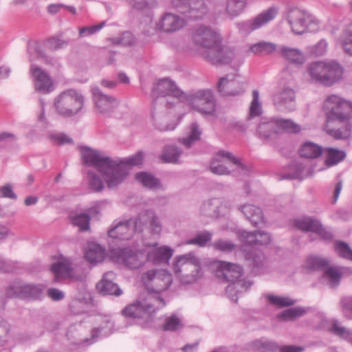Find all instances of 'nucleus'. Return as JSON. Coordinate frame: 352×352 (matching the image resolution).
<instances>
[{
	"label": "nucleus",
	"mask_w": 352,
	"mask_h": 352,
	"mask_svg": "<svg viewBox=\"0 0 352 352\" xmlns=\"http://www.w3.org/2000/svg\"><path fill=\"white\" fill-rule=\"evenodd\" d=\"M142 282L151 292L142 300H138L126 306L122 314L129 318H142L148 321L153 314L165 306L164 300L158 294L166 290L172 284V276L166 270H149L142 274Z\"/></svg>",
	"instance_id": "f257e3e1"
},
{
	"label": "nucleus",
	"mask_w": 352,
	"mask_h": 352,
	"mask_svg": "<svg viewBox=\"0 0 352 352\" xmlns=\"http://www.w3.org/2000/svg\"><path fill=\"white\" fill-rule=\"evenodd\" d=\"M144 154L138 151L133 155L123 160H115L103 153L85 148L82 157L87 167H93L100 174L109 188L121 184L129 172V166H139L143 163Z\"/></svg>",
	"instance_id": "f03ea898"
},
{
	"label": "nucleus",
	"mask_w": 352,
	"mask_h": 352,
	"mask_svg": "<svg viewBox=\"0 0 352 352\" xmlns=\"http://www.w3.org/2000/svg\"><path fill=\"white\" fill-rule=\"evenodd\" d=\"M326 116L325 131L335 139H347L351 136L352 125V101L332 94L324 102Z\"/></svg>",
	"instance_id": "7ed1b4c3"
},
{
	"label": "nucleus",
	"mask_w": 352,
	"mask_h": 352,
	"mask_svg": "<svg viewBox=\"0 0 352 352\" xmlns=\"http://www.w3.org/2000/svg\"><path fill=\"white\" fill-rule=\"evenodd\" d=\"M27 51L29 60L32 63L30 74L34 84V94L39 100L41 109L38 119L41 122L44 116V103L42 100L44 94V70L36 63L37 61L43 63L44 60L43 42L30 41L28 43Z\"/></svg>",
	"instance_id": "20e7f679"
},
{
	"label": "nucleus",
	"mask_w": 352,
	"mask_h": 352,
	"mask_svg": "<svg viewBox=\"0 0 352 352\" xmlns=\"http://www.w3.org/2000/svg\"><path fill=\"white\" fill-rule=\"evenodd\" d=\"M216 274L231 282L226 290L228 296L234 302H237V293L246 291L251 285V282H247L239 278L242 276V267L238 265L222 261H216Z\"/></svg>",
	"instance_id": "39448f33"
},
{
	"label": "nucleus",
	"mask_w": 352,
	"mask_h": 352,
	"mask_svg": "<svg viewBox=\"0 0 352 352\" xmlns=\"http://www.w3.org/2000/svg\"><path fill=\"white\" fill-rule=\"evenodd\" d=\"M173 271L176 278L185 285L193 283L201 276L199 261L192 253L177 256L173 263Z\"/></svg>",
	"instance_id": "423d86ee"
},
{
	"label": "nucleus",
	"mask_w": 352,
	"mask_h": 352,
	"mask_svg": "<svg viewBox=\"0 0 352 352\" xmlns=\"http://www.w3.org/2000/svg\"><path fill=\"white\" fill-rule=\"evenodd\" d=\"M84 97L75 89H68L60 93L55 99L54 107L58 114L72 117L83 107Z\"/></svg>",
	"instance_id": "0eeeda50"
},
{
	"label": "nucleus",
	"mask_w": 352,
	"mask_h": 352,
	"mask_svg": "<svg viewBox=\"0 0 352 352\" xmlns=\"http://www.w3.org/2000/svg\"><path fill=\"white\" fill-rule=\"evenodd\" d=\"M285 18L295 34H302L306 31L318 28V22L309 13L296 7L289 8Z\"/></svg>",
	"instance_id": "6e6552de"
},
{
	"label": "nucleus",
	"mask_w": 352,
	"mask_h": 352,
	"mask_svg": "<svg viewBox=\"0 0 352 352\" xmlns=\"http://www.w3.org/2000/svg\"><path fill=\"white\" fill-rule=\"evenodd\" d=\"M210 171L217 175H228L231 171L244 170V166L231 153L219 151L212 160Z\"/></svg>",
	"instance_id": "1a4fd4ad"
},
{
	"label": "nucleus",
	"mask_w": 352,
	"mask_h": 352,
	"mask_svg": "<svg viewBox=\"0 0 352 352\" xmlns=\"http://www.w3.org/2000/svg\"><path fill=\"white\" fill-rule=\"evenodd\" d=\"M143 231L142 224H139L138 217L127 220L116 219L108 231L109 237L120 241L130 239L135 232Z\"/></svg>",
	"instance_id": "9d476101"
},
{
	"label": "nucleus",
	"mask_w": 352,
	"mask_h": 352,
	"mask_svg": "<svg viewBox=\"0 0 352 352\" xmlns=\"http://www.w3.org/2000/svg\"><path fill=\"white\" fill-rule=\"evenodd\" d=\"M186 102L203 116L212 115L215 111V100L211 91L199 90L185 97Z\"/></svg>",
	"instance_id": "9b49d317"
},
{
	"label": "nucleus",
	"mask_w": 352,
	"mask_h": 352,
	"mask_svg": "<svg viewBox=\"0 0 352 352\" xmlns=\"http://www.w3.org/2000/svg\"><path fill=\"white\" fill-rule=\"evenodd\" d=\"M113 324L110 320H106L104 325L94 328L91 331V337L90 340L87 338H83L82 337L81 332L83 330V327L81 324L71 326L67 331V339L73 344H92L96 341L97 338L100 333L107 336L111 333Z\"/></svg>",
	"instance_id": "f8f14e48"
},
{
	"label": "nucleus",
	"mask_w": 352,
	"mask_h": 352,
	"mask_svg": "<svg viewBox=\"0 0 352 352\" xmlns=\"http://www.w3.org/2000/svg\"><path fill=\"white\" fill-rule=\"evenodd\" d=\"M171 6L190 20L203 19L208 13L204 0H172Z\"/></svg>",
	"instance_id": "ddd939ff"
},
{
	"label": "nucleus",
	"mask_w": 352,
	"mask_h": 352,
	"mask_svg": "<svg viewBox=\"0 0 352 352\" xmlns=\"http://www.w3.org/2000/svg\"><path fill=\"white\" fill-rule=\"evenodd\" d=\"M194 43L201 47L204 51L201 56L206 52L214 53L217 51V47L221 43V39L218 33L212 28L201 25L199 26L193 32L192 36Z\"/></svg>",
	"instance_id": "4468645a"
},
{
	"label": "nucleus",
	"mask_w": 352,
	"mask_h": 352,
	"mask_svg": "<svg viewBox=\"0 0 352 352\" xmlns=\"http://www.w3.org/2000/svg\"><path fill=\"white\" fill-rule=\"evenodd\" d=\"M110 255L115 262L131 269L139 268L146 261V256L143 252L133 251L129 248L112 249Z\"/></svg>",
	"instance_id": "2eb2a0df"
},
{
	"label": "nucleus",
	"mask_w": 352,
	"mask_h": 352,
	"mask_svg": "<svg viewBox=\"0 0 352 352\" xmlns=\"http://www.w3.org/2000/svg\"><path fill=\"white\" fill-rule=\"evenodd\" d=\"M214 53L204 52L203 58L213 65L232 64L234 68L238 69L243 63V59L239 55H235L233 50L227 47H217Z\"/></svg>",
	"instance_id": "dca6fc26"
},
{
	"label": "nucleus",
	"mask_w": 352,
	"mask_h": 352,
	"mask_svg": "<svg viewBox=\"0 0 352 352\" xmlns=\"http://www.w3.org/2000/svg\"><path fill=\"white\" fill-rule=\"evenodd\" d=\"M43 292L41 285L23 284L20 280H16L10 284L6 290V296L8 298H20L24 299H36Z\"/></svg>",
	"instance_id": "f3484780"
},
{
	"label": "nucleus",
	"mask_w": 352,
	"mask_h": 352,
	"mask_svg": "<svg viewBox=\"0 0 352 352\" xmlns=\"http://www.w3.org/2000/svg\"><path fill=\"white\" fill-rule=\"evenodd\" d=\"M153 93L163 98L164 96L170 97V100L162 98L161 102L166 103L167 107L174 106L184 95V93L176 86L174 82L168 78L160 80L154 87Z\"/></svg>",
	"instance_id": "a211bd4d"
},
{
	"label": "nucleus",
	"mask_w": 352,
	"mask_h": 352,
	"mask_svg": "<svg viewBox=\"0 0 352 352\" xmlns=\"http://www.w3.org/2000/svg\"><path fill=\"white\" fill-rule=\"evenodd\" d=\"M277 14L278 9L276 7H271L252 19L238 23V28L241 32L249 34L272 21Z\"/></svg>",
	"instance_id": "6ab92c4d"
},
{
	"label": "nucleus",
	"mask_w": 352,
	"mask_h": 352,
	"mask_svg": "<svg viewBox=\"0 0 352 352\" xmlns=\"http://www.w3.org/2000/svg\"><path fill=\"white\" fill-rule=\"evenodd\" d=\"M295 226L302 231L311 232L317 234L320 239L331 241L333 234L331 231L323 228L319 221L305 217L295 220Z\"/></svg>",
	"instance_id": "aec40b11"
},
{
	"label": "nucleus",
	"mask_w": 352,
	"mask_h": 352,
	"mask_svg": "<svg viewBox=\"0 0 352 352\" xmlns=\"http://www.w3.org/2000/svg\"><path fill=\"white\" fill-rule=\"evenodd\" d=\"M187 20L190 19L185 16H180L171 12H166L156 23V28L161 32L172 33L183 28Z\"/></svg>",
	"instance_id": "412c9836"
},
{
	"label": "nucleus",
	"mask_w": 352,
	"mask_h": 352,
	"mask_svg": "<svg viewBox=\"0 0 352 352\" xmlns=\"http://www.w3.org/2000/svg\"><path fill=\"white\" fill-rule=\"evenodd\" d=\"M51 271L57 282L66 279L77 280L72 260L63 255H60L58 261L52 265Z\"/></svg>",
	"instance_id": "4be33fe9"
},
{
	"label": "nucleus",
	"mask_w": 352,
	"mask_h": 352,
	"mask_svg": "<svg viewBox=\"0 0 352 352\" xmlns=\"http://www.w3.org/2000/svg\"><path fill=\"white\" fill-rule=\"evenodd\" d=\"M93 100L98 111L101 113H109L118 106L116 98L102 94L98 87L91 89Z\"/></svg>",
	"instance_id": "5701e85b"
},
{
	"label": "nucleus",
	"mask_w": 352,
	"mask_h": 352,
	"mask_svg": "<svg viewBox=\"0 0 352 352\" xmlns=\"http://www.w3.org/2000/svg\"><path fill=\"white\" fill-rule=\"evenodd\" d=\"M139 224H142L143 230L147 227L152 234L159 235L162 230V226L158 217L153 210H146L138 216Z\"/></svg>",
	"instance_id": "b1692460"
},
{
	"label": "nucleus",
	"mask_w": 352,
	"mask_h": 352,
	"mask_svg": "<svg viewBox=\"0 0 352 352\" xmlns=\"http://www.w3.org/2000/svg\"><path fill=\"white\" fill-rule=\"evenodd\" d=\"M248 0H223L221 4L222 13L233 19L241 15L246 9Z\"/></svg>",
	"instance_id": "393cba45"
},
{
	"label": "nucleus",
	"mask_w": 352,
	"mask_h": 352,
	"mask_svg": "<svg viewBox=\"0 0 352 352\" xmlns=\"http://www.w3.org/2000/svg\"><path fill=\"white\" fill-rule=\"evenodd\" d=\"M294 100L295 92L289 87H285L273 95L274 104L279 109L291 110Z\"/></svg>",
	"instance_id": "a878e982"
},
{
	"label": "nucleus",
	"mask_w": 352,
	"mask_h": 352,
	"mask_svg": "<svg viewBox=\"0 0 352 352\" xmlns=\"http://www.w3.org/2000/svg\"><path fill=\"white\" fill-rule=\"evenodd\" d=\"M115 274L113 272H108L104 274L102 279L97 284V289L103 295H114L119 296L122 291L117 284L113 283Z\"/></svg>",
	"instance_id": "bb28decb"
},
{
	"label": "nucleus",
	"mask_w": 352,
	"mask_h": 352,
	"mask_svg": "<svg viewBox=\"0 0 352 352\" xmlns=\"http://www.w3.org/2000/svg\"><path fill=\"white\" fill-rule=\"evenodd\" d=\"M342 67L336 61H326L325 77L323 78L324 86L331 87L340 81L343 75Z\"/></svg>",
	"instance_id": "cd10ccee"
},
{
	"label": "nucleus",
	"mask_w": 352,
	"mask_h": 352,
	"mask_svg": "<svg viewBox=\"0 0 352 352\" xmlns=\"http://www.w3.org/2000/svg\"><path fill=\"white\" fill-rule=\"evenodd\" d=\"M241 241L248 245H266L271 241L270 236L265 232L242 231L239 233Z\"/></svg>",
	"instance_id": "c85d7f7f"
},
{
	"label": "nucleus",
	"mask_w": 352,
	"mask_h": 352,
	"mask_svg": "<svg viewBox=\"0 0 352 352\" xmlns=\"http://www.w3.org/2000/svg\"><path fill=\"white\" fill-rule=\"evenodd\" d=\"M279 52L285 60L294 65H302L306 60L305 54L298 48L282 45L279 47Z\"/></svg>",
	"instance_id": "c756f323"
},
{
	"label": "nucleus",
	"mask_w": 352,
	"mask_h": 352,
	"mask_svg": "<svg viewBox=\"0 0 352 352\" xmlns=\"http://www.w3.org/2000/svg\"><path fill=\"white\" fill-rule=\"evenodd\" d=\"M217 87L222 96H236L243 92V89L239 86V83L228 77L221 78L218 82Z\"/></svg>",
	"instance_id": "7c9ffc66"
},
{
	"label": "nucleus",
	"mask_w": 352,
	"mask_h": 352,
	"mask_svg": "<svg viewBox=\"0 0 352 352\" xmlns=\"http://www.w3.org/2000/svg\"><path fill=\"white\" fill-rule=\"evenodd\" d=\"M173 250L167 246L154 248L147 254V259L153 263H168L172 257Z\"/></svg>",
	"instance_id": "2f4dec72"
},
{
	"label": "nucleus",
	"mask_w": 352,
	"mask_h": 352,
	"mask_svg": "<svg viewBox=\"0 0 352 352\" xmlns=\"http://www.w3.org/2000/svg\"><path fill=\"white\" fill-rule=\"evenodd\" d=\"M85 257L90 263L96 264L103 261L105 257V250L101 245L91 243L87 245Z\"/></svg>",
	"instance_id": "473e14b6"
},
{
	"label": "nucleus",
	"mask_w": 352,
	"mask_h": 352,
	"mask_svg": "<svg viewBox=\"0 0 352 352\" xmlns=\"http://www.w3.org/2000/svg\"><path fill=\"white\" fill-rule=\"evenodd\" d=\"M325 63L326 61H317L310 63L307 67V72L311 80L316 83L324 85L325 75Z\"/></svg>",
	"instance_id": "72a5a7b5"
},
{
	"label": "nucleus",
	"mask_w": 352,
	"mask_h": 352,
	"mask_svg": "<svg viewBox=\"0 0 352 352\" xmlns=\"http://www.w3.org/2000/svg\"><path fill=\"white\" fill-rule=\"evenodd\" d=\"M15 337L10 324L0 316V346L14 344Z\"/></svg>",
	"instance_id": "f704fd0d"
},
{
	"label": "nucleus",
	"mask_w": 352,
	"mask_h": 352,
	"mask_svg": "<svg viewBox=\"0 0 352 352\" xmlns=\"http://www.w3.org/2000/svg\"><path fill=\"white\" fill-rule=\"evenodd\" d=\"M291 168L293 170L283 177V179H303L311 175V168L309 166L303 164L302 163L296 162L291 165Z\"/></svg>",
	"instance_id": "c9c22d12"
},
{
	"label": "nucleus",
	"mask_w": 352,
	"mask_h": 352,
	"mask_svg": "<svg viewBox=\"0 0 352 352\" xmlns=\"http://www.w3.org/2000/svg\"><path fill=\"white\" fill-rule=\"evenodd\" d=\"M241 212L246 218L253 224L257 226L263 220V212L260 208L251 204H246L241 207Z\"/></svg>",
	"instance_id": "e433bc0d"
},
{
	"label": "nucleus",
	"mask_w": 352,
	"mask_h": 352,
	"mask_svg": "<svg viewBox=\"0 0 352 352\" xmlns=\"http://www.w3.org/2000/svg\"><path fill=\"white\" fill-rule=\"evenodd\" d=\"M300 156L305 158H316L322 153V148L312 142H306L302 144L299 151Z\"/></svg>",
	"instance_id": "4c0bfd02"
},
{
	"label": "nucleus",
	"mask_w": 352,
	"mask_h": 352,
	"mask_svg": "<svg viewBox=\"0 0 352 352\" xmlns=\"http://www.w3.org/2000/svg\"><path fill=\"white\" fill-rule=\"evenodd\" d=\"M344 270V267H330L324 272L323 278L331 287H336L340 283Z\"/></svg>",
	"instance_id": "58836bf2"
},
{
	"label": "nucleus",
	"mask_w": 352,
	"mask_h": 352,
	"mask_svg": "<svg viewBox=\"0 0 352 352\" xmlns=\"http://www.w3.org/2000/svg\"><path fill=\"white\" fill-rule=\"evenodd\" d=\"M325 165L327 167L333 166L340 162L343 161L346 157V153L344 151L327 148L326 150Z\"/></svg>",
	"instance_id": "ea45409f"
},
{
	"label": "nucleus",
	"mask_w": 352,
	"mask_h": 352,
	"mask_svg": "<svg viewBox=\"0 0 352 352\" xmlns=\"http://www.w3.org/2000/svg\"><path fill=\"white\" fill-rule=\"evenodd\" d=\"M276 50V44L267 41L256 43L250 47V51L254 54L268 55L275 52Z\"/></svg>",
	"instance_id": "a19ab883"
},
{
	"label": "nucleus",
	"mask_w": 352,
	"mask_h": 352,
	"mask_svg": "<svg viewBox=\"0 0 352 352\" xmlns=\"http://www.w3.org/2000/svg\"><path fill=\"white\" fill-rule=\"evenodd\" d=\"M135 179L144 186L150 189H157L160 187L159 179L150 173L145 172L139 173L136 175Z\"/></svg>",
	"instance_id": "79ce46f5"
},
{
	"label": "nucleus",
	"mask_w": 352,
	"mask_h": 352,
	"mask_svg": "<svg viewBox=\"0 0 352 352\" xmlns=\"http://www.w3.org/2000/svg\"><path fill=\"white\" fill-rule=\"evenodd\" d=\"M275 121L278 133L279 131H284L287 133H297L301 130L300 126L291 120L276 119Z\"/></svg>",
	"instance_id": "37998d69"
},
{
	"label": "nucleus",
	"mask_w": 352,
	"mask_h": 352,
	"mask_svg": "<svg viewBox=\"0 0 352 352\" xmlns=\"http://www.w3.org/2000/svg\"><path fill=\"white\" fill-rule=\"evenodd\" d=\"M329 263V261L326 258L317 256H309L306 259L305 267L310 270H322L327 267Z\"/></svg>",
	"instance_id": "c03bdc74"
},
{
	"label": "nucleus",
	"mask_w": 352,
	"mask_h": 352,
	"mask_svg": "<svg viewBox=\"0 0 352 352\" xmlns=\"http://www.w3.org/2000/svg\"><path fill=\"white\" fill-rule=\"evenodd\" d=\"M201 134L197 123H192L189 128V133L188 136L180 140V142L186 148H189L196 141L199 140Z\"/></svg>",
	"instance_id": "a18cd8bd"
},
{
	"label": "nucleus",
	"mask_w": 352,
	"mask_h": 352,
	"mask_svg": "<svg viewBox=\"0 0 352 352\" xmlns=\"http://www.w3.org/2000/svg\"><path fill=\"white\" fill-rule=\"evenodd\" d=\"M181 151L173 146H166L160 155V159L163 162L176 163L181 155Z\"/></svg>",
	"instance_id": "49530a36"
},
{
	"label": "nucleus",
	"mask_w": 352,
	"mask_h": 352,
	"mask_svg": "<svg viewBox=\"0 0 352 352\" xmlns=\"http://www.w3.org/2000/svg\"><path fill=\"white\" fill-rule=\"evenodd\" d=\"M251 346L256 352H273L278 349L276 343L263 339L254 341Z\"/></svg>",
	"instance_id": "de8ad7c7"
},
{
	"label": "nucleus",
	"mask_w": 352,
	"mask_h": 352,
	"mask_svg": "<svg viewBox=\"0 0 352 352\" xmlns=\"http://www.w3.org/2000/svg\"><path fill=\"white\" fill-rule=\"evenodd\" d=\"M86 171L87 180L89 188L95 192L102 190L104 188V184L100 177L91 170H87Z\"/></svg>",
	"instance_id": "09e8293b"
},
{
	"label": "nucleus",
	"mask_w": 352,
	"mask_h": 352,
	"mask_svg": "<svg viewBox=\"0 0 352 352\" xmlns=\"http://www.w3.org/2000/svg\"><path fill=\"white\" fill-rule=\"evenodd\" d=\"M340 41L345 52L352 56V23L346 27Z\"/></svg>",
	"instance_id": "8fccbe9b"
},
{
	"label": "nucleus",
	"mask_w": 352,
	"mask_h": 352,
	"mask_svg": "<svg viewBox=\"0 0 352 352\" xmlns=\"http://www.w3.org/2000/svg\"><path fill=\"white\" fill-rule=\"evenodd\" d=\"M257 131L260 136L265 138L271 136L273 133H278L275 120L260 124Z\"/></svg>",
	"instance_id": "3c124183"
},
{
	"label": "nucleus",
	"mask_w": 352,
	"mask_h": 352,
	"mask_svg": "<svg viewBox=\"0 0 352 352\" xmlns=\"http://www.w3.org/2000/svg\"><path fill=\"white\" fill-rule=\"evenodd\" d=\"M152 116L155 127L160 131H172L176 126V124H168L166 123L168 120V118L166 116H162L160 115H157L155 113H153Z\"/></svg>",
	"instance_id": "603ef678"
},
{
	"label": "nucleus",
	"mask_w": 352,
	"mask_h": 352,
	"mask_svg": "<svg viewBox=\"0 0 352 352\" xmlns=\"http://www.w3.org/2000/svg\"><path fill=\"white\" fill-rule=\"evenodd\" d=\"M110 41L114 45L130 46L134 44L135 39L131 32H125L118 36L111 38Z\"/></svg>",
	"instance_id": "864d4df0"
},
{
	"label": "nucleus",
	"mask_w": 352,
	"mask_h": 352,
	"mask_svg": "<svg viewBox=\"0 0 352 352\" xmlns=\"http://www.w3.org/2000/svg\"><path fill=\"white\" fill-rule=\"evenodd\" d=\"M74 226L79 228L80 230L85 231L89 228L90 217L87 214H80L71 217Z\"/></svg>",
	"instance_id": "5fc2aeb1"
},
{
	"label": "nucleus",
	"mask_w": 352,
	"mask_h": 352,
	"mask_svg": "<svg viewBox=\"0 0 352 352\" xmlns=\"http://www.w3.org/2000/svg\"><path fill=\"white\" fill-rule=\"evenodd\" d=\"M211 245L214 250L225 253L233 252L236 247V245L232 241L223 239H219L213 242Z\"/></svg>",
	"instance_id": "6e6d98bb"
},
{
	"label": "nucleus",
	"mask_w": 352,
	"mask_h": 352,
	"mask_svg": "<svg viewBox=\"0 0 352 352\" xmlns=\"http://www.w3.org/2000/svg\"><path fill=\"white\" fill-rule=\"evenodd\" d=\"M336 252L341 257L352 261V250L344 242L337 241L334 244Z\"/></svg>",
	"instance_id": "4d7b16f0"
},
{
	"label": "nucleus",
	"mask_w": 352,
	"mask_h": 352,
	"mask_svg": "<svg viewBox=\"0 0 352 352\" xmlns=\"http://www.w3.org/2000/svg\"><path fill=\"white\" fill-rule=\"evenodd\" d=\"M183 327L182 320L175 314L167 318L163 326L165 331H176Z\"/></svg>",
	"instance_id": "13d9d810"
},
{
	"label": "nucleus",
	"mask_w": 352,
	"mask_h": 352,
	"mask_svg": "<svg viewBox=\"0 0 352 352\" xmlns=\"http://www.w3.org/2000/svg\"><path fill=\"white\" fill-rule=\"evenodd\" d=\"M331 331L338 335V336L348 340L352 343V331L350 329H346L340 326L338 321H333Z\"/></svg>",
	"instance_id": "bf43d9fd"
},
{
	"label": "nucleus",
	"mask_w": 352,
	"mask_h": 352,
	"mask_svg": "<svg viewBox=\"0 0 352 352\" xmlns=\"http://www.w3.org/2000/svg\"><path fill=\"white\" fill-rule=\"evenodd\" d=\"M261 112V104L259 102V92L257 90H254L252 91V100L250 107V116L251 118L258 116Z\"/></svg>",
	"instance_id": "052dcab7"
},
{
	"label": "nucleus",
	"mask_w": 352,
	"mask_h": 352,
	"mask_svg": "<svg viewBox=\"0 0 352 352\" xmlns=\"http://www.w3.org/2000/svg\"><path fill=\"white\" fill-rule=\"evenodd\" d=\"M268 301L278 307H284L287 306H291L295 304V300H292L288 297H281V296H276L273 295H267V296Z\"/></svg>",
	"instance_id": "680f3d73"
},
{
	"label": "nucleus",
	"mask_w": 352,
	"mask_h": 352,
	"mask_svg": "<svg viewBox=\"0 0 352 352\" xmlns=\"http://www.w3.org/2000/svg\"><path fill=\"white\" fill-rule=\"evenodd\" d=\"M88 302V300L85 297L82 298H74L69 302V307L70 311L75 314H78L83 311L85 305Z\"/></svg>",
	"instance_id": "e2e57ef3"
},
{
	"label": "nucleus",
	"mask_w": 352,
	"mask_h": 352,
	"mask_svg": "<svg viewBox=\"0 0 352 352\" xmlns=\"http://www.w3.org/2000/svg\"><path fill=\"white\" fill-rule=\"evenodd\" d=\"M307 312L305 308L296 307L283 311L280 316L285 320H293L304 315Z\"/></svg>",
	"instance_id": "0e129e2a"
},
{
	"label": "nucleus",
	"mask_w": 352,
	"mask_h": 352,
	"mask_svg": "<svg viewBox=\"0 0 352 352\" xmlns=\"http://www.w3.org/2000/svg\"><path fill=\"white\" fill-rule=\"evenodd\" d=\"M212 233L208 231H204L201 233H199L196 235V236L190 240H189L187 243L188 244H196L199 246H204L206 244L210 241L212 239Z\"/></svg>",
	"instance_id": "69168bd1"
},
{
	"label": "nucleus",
	"mask_w": 352,
	"mask_h": 352,
	"mask_svg": "<svg viewBox=\"0 0 352 352\" xmlns=\"http://www.w3.org/2000/svg\"><path fill=\"white\" fill-rule=\"evenodd\" d=\"M49 139L55 144H65L72 143V139L63 133L54 132L49 135Z\"/></svg>",
	"instance_id": "338daca9"
},
{
	"label": "nucleus",
	"mask_w": 352,
	"mask_h": 352,
	"mask_svg": "<svg viewBox=\"0 0 352 352\" xmlns=\"http://www.w3.org/2000/svg\"><path fill=\"white\" fill-rule=\"evenodd\" d=\"M105 23V21H102L98 25L80 28L79 29L80 37H86L96 34L104 27Z\"/></svg>",
	"instance_id": "774afa93"
}]
</instances>
